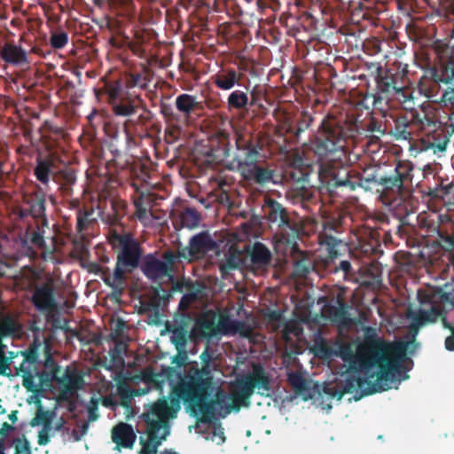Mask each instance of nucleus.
I'll return each instance as SVG.
<instances>
[{
	"instance_id": "nucleus-1",
	"label": "nucleus",
	"mask_w": 454,
	"mask_h": 454,
	"mask_svg": "<svg viewBox=\"0 0 454 454\" xmlns=\"http://www.w3.org/2000/svg\"><path fill=\"white\" fill-rule=\"evenodd\" d=\"M356 120L347 114H328L322 119L312 142L320 160L318 178L332 194L339 188L366 191L380 185L384 192L402 195L412 184L413 163L395 160L392 165L376 164L363 173L350 170L346 164L348 142L358 135Z\"/></svg>"
},
{
	"instance_id": "nucleus-2",
	"label": "nucleus",
	"mask_w": 454,
	"mask_h": 454,
	"mask_svg": "<svg viewBox=\"0 0 454 454\" xmlns=\"http://www.w3.org/2000/svg\"><path fill=\"white\" fill-rule=\"evenodd\" d=\"M200 359L201 367H192L181 375L172 389L198 423L210 424L216 416L224 419L231 411L239 412L241 407L248 408L255 390L261 395H269L270 378L262 364H254L251 372L232 381L227 395L215 381V366L211 364L214 357L208 347Z\"/></svg>"
},
{
	"instance_id": "nucleus-3",
	"label": "nucleus",
	"mask_w": 454,
	"mask_h": 454,
	"mask_svg": "<svg viewBox=\"0 0 454 454\" xmlns=\"http://www.w3.org/2000/svg\"><path fill=\"white\" fill-rule=\"evenodd\" d=\"M405 356L406 344L386 341L371 326L365 327L364 341L356 355L352 346L346 342L340 344L334 352V356L340 357L354 371L378 368V381L395 380L401 374Z\"/></svg>"
},
{
	"instance_id": "nucleus-4",
	"label": "nucleus",
	"mask_w": 454,
	"mask_h": 454,
	"mask_svg": "<svg viewBox=\"0 0 454 454\" xmlns=\"http://www.w3.org/2000/svg\"><path fill=\"white\" fill-rule=\"evenodd\" d=\"M107 241L116 253V264L114 272L108 267L98 262H90L88 271L99 275L106 286L112 288L111 298L121 301L124 294L128 275L138 268L142 256V247L130 231L114 228L107 234Z\"/></svg>"
},
{
	"instance_id": "nucleus-5",
	"label": "nucleus",
	"mask_w": 454,
	"mask_h": 454,
	"mask_svg": "<svg viewBox=\"0 0 454 454\" xmlns=\"http://www.w3.org/2000/svg\"><path fill=\"white\" fill-rule=\"evenodd\" d=\"M235 145L236 150L227 164L228 169L238 172L248 184L261 188L278 183L275 169L264 160V155L260 153L262 146L251 134L236 132Z\"/></svg>"
},
{
	"instance_id": "nucleus-6",
	"label": "nucleus",
	"mask_w": 454,
	"mask_h": 454,
	"mask_svg": "<svg viewBox=\"0 0 454 454\" xmlns=\"http://www.w3.org/2000/svg\"><path fill=\"white\" fill-rule=\"evenodd\" d=\"M262 211L270 223L278 228L282 239L286 243L289 244L298 238L302 226L297 219L289 215L281 203L265 196Z\"/></svg>"
},
{
	"instance_id": "nucleus-7",
	"label": "nucleus",
	"mask_w": 454,
	"mask_h": 454,
	"mask_svg": "<svg viewBox=\"0 0 454 454\" xmlns=\"http://www.w3.org/2000/svg\"><path fill=\"white\" fill-rule=\"evenodd\" d=\"M394 380H380L378 381V373L376 374L375 382H372L366 378L356 376L355 374H349L343 381L340 387L336 388L335 387H325L324 391L327 395L336 397L340 400L345 394H351L354 392L360 391L358 397L355 396L356 400H359L364 395H372L376 392L386 391L390 388L389 382Z\"/></svg>"
},
{
	"instance_id": "nucleus-8",
	"label": "nucleus",
	"mask_w": 454,
	"mask_h": 454,
	"mask_svg": "<svg viewBox=\"0 0 454 454\" xmlns=\"http://www.w3.org/2000/svg\"><path fill=\"white\" fill-rule=\"evenodd\" d=\"M46 195L41 190L37 189L32 192H26L22 196V203L17 207L13 213L18 219L23 220L31 216L44 227L48 224L46 218Z\"/></svg>"
},
{
	"instance_id": "nucleus-9",
	"label": "nucleus",
	"mask_w": 454,
	"mask_h": 454,
	"mask_svg": "<svg viewBox=\"0 0 454 454\" xmlns=\"http://www.w3.org/2000/svg\"><path fill=\"white\" fill-rule=\"evenodd\" d=\"M180 398L171 399V406L165 398L159 399L153 403L146 412L142 414V418L146 423V427L160 430L169 431L168 419L174 417V414L180 409Z\"/></svg>"
},
{
	"instance_id": "nucleus-10",
	"label": "nucleus",
	"mask_w": 454,
	"mask_h": 454,
	"mask_svg": "<svg viewBox=\"0 0 454 454\" xmlns=\"http://www.w3.org/2000/svg\"><path fill=\"white\" fill-rule=\"evenodd\" d=\"M217 248V244L208 231H201L193 235L186 247L179 248V256L188 262L200 260Z\"/></svg>"
},
{
	"instance_id": "nucleus-11",
	"label": "nucleus",
	"mask_w": 454,
	"mask_h": 454,
	"mask_svg": "<svg viewBox=\"0 0 454 454\" xmlns=\"http://www.w3.org/2000/svg\"><path fill=\"white\" fill-rule=\"evenodd\" d=\"M138 267L144 276L155 284H160L165 278H172L167 263L153 254H148L144 257L142 255Z\"/></svg>"
},
{
	"instance_id": "nucleus-12",
	"label": "nucleus",
	"mask_w": 454,
	"mask_h": 454,
	"mask_svg": "<svg viewBox=\"0 0 454 454\" xmlns=\"http://www.w3.org/2000/svg\"><path fill=\"white\" fill-rule=\"evenodd\" d=\"M59 159L54 153H49L45 156H38L35 160L34 175L43 185L48 186L51 179L55 180V176L59 171Z\"/></svg>"
},
{
	"instance_id": "nucleus-13",
	"label": "nucleus",
	"mask_w": 454,
	"mask_h": 454,
	"mask_svg": "<svg viewBox=\"0 0 454 454\" xmlns=\"http://www.w3.org/2000/svg\"><path fill=\"white\" fill-rule=\"evenodd\" d=\"M31 301L35 308L41 312H53L58 304L54 297V289L50 283L35 286Z\"/></svg>"
},
{
	"instance_id": "nucleus-14",
	"label": "nucleus",
	"mask_w": 454,
	"mask_h": 454,
	"mask_svg": "<svg viewBox=\"0 0 454 454\" xmlns=\"http://www.w3.org/2000/svg\"><path fill=\"white\" fill-rule=\"evenodd\" d=\"M242 70L244 69L241 67H221L215 74L211 76L212 82L217 89L221 90H231L236 85H240V82L244 75Z\"/></svg>"
},
{
	"instance_id": "nucleus-15",
	"label": "nucleus",
	"mask_w": 454,
	"mask_h": 454,
	"mask_svg": "<svg viewBox=\"0 0 454 454\" xmlns=\"http://www.w3.org/2000/svg\"><path fill=\"white\" fill-rule=\"evenodd\" d=\"M431 122L430 118L424 116V120L419 116L418 113L412 114L411 120L406 115H401L394 120V128L392 134L397 140H411L412 131L411 129V123H417L420 125L427 124Z\"/></svg>"
},
{
	"instance_id": "nucleus-16",
	"label": "nucleus",
	"mask_w": 454,
	"mask_h": 454,
	"mask_svg": "<svg viewBox=\"0 0 454 454\" xmlns=\"http://www.w3.org/2000/svg\"><path fill=\"white\" fill-rule=\"evenodd\" d=\"M29 330L33 332L34 334L33 341L30 343L27 349L20 352V355L24 357L21 364H24V366H29L30 364H37L40 352L47 343L44 340L43 330L37 326L35 323H33L29 326Z\"/></svg>"
},
{
	"instance_id": "nucleus-17",
	"label": "nucleus",
	"mask_w": 454,
	"mask_h": 454,
	"mask_svg": "<svg viewBox=\"0 0 454 454\" xmlns=\"http://www.w3.org/2000/svg\"><path fill=\"white\" fill-rule=\"evenodd\" d=\"M39 223H37L36 224V230H33L30 226L27 227L23 237L20 239L22 253L29 258H35L37 256V252L34 247L42 249L45 246Z\"/></svg>"
},
{
	"instance_id": "nucleus-18",
	"label": "nucleus",
	"mask_w": 454,
	"mask_h": 454,
	"mask_svg": "<svg viewBox=\"0 0 454 454\" xmlns=\"http://www.w3.org/2000/svg\"><path fill=\"white\" fill-rule=\"evenodd\" d=\"M101 86L94 88L93 91L98 99L102 97H106V101L109 105L113 102L119 100L122 97L123 82L121 79L108 80L106 76L99 79L98 82Z\"/></svg>"
},
{
	"instance_id": "nucleus-19",
	"label": "nucleus",
	"mask_w": 454,
	"mask_h": 454,
	"mask_svg": "<svg viewBox=\"0 0 454 454\" xmlns=\"http://www.w3.org/2000/svg\"><path fill=\"white\" fill-rule=\"evenodd\" d=\"M137 435L131 425L128 423H119L112 430V440L116 444L115 450L120 451L121 447L132 449Z\"/></svg>"
},
{
	"instance_id": "nucleus-20",
	"label": "nucleus",
	"mask_w": 454,
	"mask_h": 454,
	"mask_svg": "<svg viewBox=\"0 0 454 454\" xmlns=\"http://www.w3.org/2000/svg\"><path fill=\"white\" fill-rule=\"evenodd\" d=\"M392 92L402 97L399 98V100L403 104L412 99L411 92L403 88L396 87L393 75L379 74L377 77V93L389 96Z\"/></svg>"
},
{
	"instance_id": "nucleus-21",
	"label": "nucleus",
	"mask_w": 454,
	"mask_h": 454,
	"mask_svg": "<svg viewBox=\"0 0 454 454\" xmlns=\"http://www.w3.org/2000/svg\"><path fill=\"white\" fill-rule=\"evenodd\" d=\"M0 57L4 62L14 66L28 64L26 50L13 43H5L3 45L0 50Z\"/></svg>"
},
{
	"instance_id": "nucleus-22",
	"label": "nucleus",
	"mask_w": 454,
	"mask_h": 454,
	"mask_svg": "<svg viewBox=\"0 0 454 454\" xmlns=\"http://www.w3.org/2000/svg\"><path fill=\"white\" fill-rule=\"evenodd\" d=\"M337 304H327L324 307L325 316L334 324L340 326H347L351 324V318L348 311V306L341 299L337 300Z\"/></svg>"
},
{
	"instance_id": "nucleus-23",
	"label": "nucleus",
	"mask_w": 454,
	"mask_h": 454,
	"mask_svg": "<svg viewBox=\"0 0 454 454\" xmlns=\"http://www.w3.org/2000/svg\"><path fill=\"white\" fill-rule=\"evenodd\" d=\"M22 333L21 324L11 315L0 317V345L6 338L20 339Z\"/></svg>"
},
{
	"instance_id": "nucleus-24",
	"label": "nucleus",
	"mask_w": 454,
	"mask_h": 454,
	"mask_svg": "<svg viewBox=\"0 0 454 454\" xmlns=\"http://www.w3.org/2000/svg\"><path fill=\"white\" fill-rule=\"evenodd\" d=\"M246 90H248V87H246ZM254 105V93H251L250 98L247 91L241 90H232L227 98V108L229 111L247 110L249 106H253Z\"/></svg>"
},
{
	"instance_id": "nucleus-25",
	"label": "nucleus",
	"mask_w": 454,
	"mask_h": 454,
	"mask_svg": "<svg viewBox=\"0 0 454 454\" xmlns=\"http://www.w3.org/2000/svg\"><path fill=\"white\" fill-rule=\"evenodd\" d=\"M168 331L171 333L170 340L178 351L186 347L189 339H195V336L192 335V331L189 332L188 324L184 320L173 326H168Z\"/></svg>"
},
{
	"instance_id": "nucleus-26",
	"label": "nucleus",
	"mask_w": 454,
	"mask_h": 454,
	"mask_svg": "<svg viewBox=\"0 0 454 454\" xmlns=\"http://www.w3.org/2000/svg\"><path fill=\"white\" fill-rule=\"evenodd\" d=\"M313 121L314 117L309 112L302 111L296 118L286 120V132L298 138L302 132L309 129Z\"/></svg>"
},
{
	"instance_id": "nucleus-27",
	"label": "nucleus",
	"mask_w": 454,
	"mask_h": 454,
	"mask_svg": "<svg viewBox=\"0 0 454 454\" xmlns=\"http://www.w3.org/2000/svg\"><path fill=\"white\" fill-rule=\"evenodd\" d=\"M159 431L160 430H156L147 427V439L140 437V443L142 445V449L139 451V454L157 453L159 446L161 444L162 441L166 440L168 434H169L168 430H165L161 436H158Z\"/></svg>"
},
{
	"instance_id": "nucleus-28",
	"label": "nucleus",
	"mask_w": 454,
	"mask_h": 454,
	"mask_svg": "<svg viewBox=\"0 0 454 454\" xmlns=\"http://www.w3.org/2000/svg\"><path fill=\"white\" fill-rule=\"evenodd\" d=\"M192 335L195 336V339L197 337L210 339L217 336L215 315L212 317L206 315L198 319L192 330Z\"/></svg>"
},
{
	"instance_id": "nucleus-29",
	"label": "nucleus",
	"mask_w": 454,
	"mask_h": 454,
	"mask_svg": "<svg viewBox=\"0 0 454 454\" xmlns=\"http://www.w3.org/2000/svg\"><path fill=\"white\" fill-rule=\"evenodd\" d=\"M54 182L59 185V190L63 196H71L73 193V185L76 182L74 170L67 167L59 168Z\"/></svg>"
},
{
	"instance_id": "nucleus-30",
	"label": "nucleus",
	"mask_w": 454,
	"mask_h": 454,
	"mask_svg": "<svg viewBox=\"0 0 454 454\" xmlns=\"http://www.w3.org/2000/svg\"><path fill=\"white\" fill-rule=\"evenodd\" d=\"M294 204H301V206L307 209L309 203L316 200V192L307 188L305 184L295 186L288 192Z\"/></svg>"
},
{
	"instance_id": "nucleus-31",
	"label": "nucleus",
	"mask_w": 454,
	"mask_h": 454,
	"mask_svg": "<svg viewBox=\"0 0 454 454\" xmlns=\"http://www.w3.org/2000/svg\"><path fill=\"white\" fill-rule=\"evenodd\" d=\"M176 107L187 119L194 111L201 108V104L195 96L184 93L176 97Z\"/></svg>"
},
{
	"instance_id": "nucleus-32",
	"label": "nucleus",
	"mask_w": 454,
	"mask_h": 454,
	"mask_svg": "<svg viewBox=\"0 0 454 454\" xmlns=\"http://www.w3.org/2000/svg\"><path fill=\"white\" fill-rule=\"evenodd\" d=\"M247 252L252 263L257 267L265 266L271 260L270 251L261 242H255Z\"/></svg>"
},
{
	"instance_id": "nucleus-33",
	"label": "nucleus",
	"mask_w": 454,
	"mask_h": 454,
	"mask_svg": "<svg viewBox=\"0 0 454 454\" xmlns=\"http://www.w3.org/2000/svg\"><path fill=\"white\" fill-rule=\"evenodd\" d=\"M111 108L114 115L121 117H129L136 114L137 110V105L135 99L129 94L120 98L119 100L113 102Z\"/></svg>"
},
{
	"instance_id": "nucleus-34",
	"label": "nucleus",
	"mask_w": 454,
	"mask_h": 454,
	"mask_svg": "<svg viewBox=\"0 0 454 454\" xmlns=\"http://www.w3.org/2000/svg\"><path fill=\"white\" fill-rule=\"evenodd\" d=\"M288 382L296 395L302 396L304 400L311 398L309 381L301 373H289Z\"/></svg>"
},
{
	"instance_id": "nucleus-35",
	"label": "nucleus",
	"mask_w": 454,
	"mask_h": 454,
	"mask_svg": "<svg viewBox=\"0 0 454 454\" xmlns=\"http://www.w3.org/2000/svg\"><path fill=\"white\" fill-rule=\"evenodd\" d=\"M148 74L149 71L146 67H144L142 72H129L125 74L123 83L127 89L145 90L150 82Z\"/></svg>"
},
{
	"instance_id": "nucleus-36",
	"label": "nucleus",
	"mask_w": 454,
	"mask_h": 454,
	"mask_svg": "<svg viewBox=\"0 0 454 454\" xmlns=\"http://www.w3.org/2000/svg\"><path fill=\"white\" fill-rule=\"evenodd\" d=\"M112 209L114 212L113 227L109 229V231L114 228H119V230H124L123 226L120 224L121 220L126 215L127 203L124 200L114 199L111 201Z\"/></svg>"
},
{
	"instance_id": "nucleus-37",
	"label": "nucleus",
	"mask_w": 454,
	"mask_h": 454,
	"mask_svg": "<svg viewBox=\"0 0 454 454\" xmlns=\"http://www.w3.org/2000/svg\"><path fill=\"white\" fill-rule=\"evenodd\" d=\"M57 384L60 387L82 385L83 379L74 370H71L67 366L62 375L59 373L57 375Z\"/></svg>"
},
{
	"instance_id": "nucleus-38",
	"label": "nucleus",
	"mask_w": 454,
	"mask_h": 454,
	"mask_svg": "<svg viewBox=\"0 0 454 454\" xmlns=\"http://www.w3.org/2000/svg\"><path fill=\"white\" fill-rule=\"evenodd\" d=\"M180 221L184 227L195 228L200 224V214L194 207H187L182 211Z\"/></svg>"
},
{
	"instance_id": "nucleus-39",
	"label": "nucleus",
	"mask_w": 454,
	"mask_h": 454,
	"mask_svg": "<svg viewBox=\"0 0 454 454\" xmlns=\"http://www.w3.org/2000/svg\"><path fill=\"white\" fill-rule=\"evenodd\" d=\"M6 348L7 346L5 344L0 345V375L9 377L11 375V365L12 361L19 353L9 351L8 355H6Z\"/></svg>"
},
{
	"instance_id": "nucleus-40",
	"label": "nucleus",
	"mask_w": 454,
	"mask_h": 454,
	"mask_svg": "<svg viewBox=\"0 0 454 454\" xmlns=\"http://www.w3.org/2000/svg\"><path fill=\"white\" fill-rule=\"evenodd\" d=\"M319 239L321 246L325 247L327 250L329 257L332 259L337 257V246L340 245V240L326 233H321L319 235Z\"/></svg>"
},
{
	"instance_id": "nucleus-41",
	"label": "nucleus",
	"mask_w": 454,
	"mask_h": 454,
	"mask_svg": "<svg viewBox=\"0 0 454 454\" xmlns=\"http://www.w3.org/2000/svg\"><path fill=\"white\" fill-rule=\"evenodd\" d=\"M286 175L296 183V186L309 183V172L307 168L291 167Z\"/></svg>"
},
{
	"instance_id": "nucleus-42",
	"label": "nucleus",
	"mask_w": 454,
	"mask_h": 454,
	"mask_svg": "<svg viewBox=\"0 0 454 454\" xmlns=\"http://www.w3.org/2000/svg\"><path fill=\"white\" fill-rule=\"evenodd\" d=\"M369 98L372 99V106L374 110H378L383 117L387 115V110H388V101H389V96L382 95V94H372L367 95L364 98V100H367Z\"/></svg>"
},
{
	"instance_id": "nucleus-43",
	"label": "nucleus",
	"mask_w": 454,
	"mask_h": 454,
	"mask_svg": "<svg viewBox=\"0 0 454 454\" xmlns=\"http://www.w3.org/2000/svg\"><path fill=\"white\" fill-rule=\"evenodd\" d=\"M94 215V210L91 208L88 209H81L79 208L77 211V223L76 230L78 232H83L88 226L94 221L92 215Z\"/></svg>"
},
{
	"instance_id": "nucleus-44",
	"label": "nucleus",
	"mask_w": 454,
	"mask_h": 454,
	"mask_svg": "<svg viewBox=\"0 0 454 454\" xmlns=\"http://www.w3.org/2000/svg\"><path fill=\"white\" fill-rule=\"evenodd\" d=\"M68 43V35L62 29L51 32L50 44L55 50L63 49Z\"/></svg>"
},
{
	"instance_id": "nucleus-45",
	"label": "nucleus",
	"mask_w": 454,
	"mask_h": 454,
	"mask_svg": "<svg viewBox=\"0 0 454 454\" xmlns=\"http://www.w3.org/2000/svg\"><path fill=\"white\" fill-rule=\"evenodd\" d=\"M339 271L342 272L344 280L357 281L356 271L348 261H340V263L335 266L333 272L337 273Z\"/></svg>"
},
{
	"instance_id": "nucleus-46",
	"label": "nucleus",
	"mask_w": 454,
	"mask_h": 454,
	"mask_svg": "<svg viewBox=\"0 0 454 454\" xmlns=\"http://www.w3.org/2000/svg\"><path fill=\"white\" fill-rule=\"evenodd\" d=\"M315 355L322 359H328L334 356L335 349L331 347L324 339L316 341L314 346Z\"/></svg>"
},
{
	"instance_id": "nucleus-47",
	"label": "nucleus",
	"mask_w": 454,
	"mask_h": 454,
	"mask_svg": "<svg viewBox=\"0 0 454 454\" xmlns=\"http://www.w3.org/2000/svg\"><path fill=\"white\" fill-rule=\"evenodd\" d=\"M201 290L198 287L191 286L188 293L184 294L179 302V308L181 309H188L191 305L200 299Z\"/></svg>"
},
{
	"instance_id": "nucleus-48",
	"label": "nucleus",
	"mask_w": 454,
	"mask_h": 454,
	"mask_svg": "<svg viewBox=\"0 0 454 454\" xmlns=\"http://www.w3.org/2000/svg\"><path fill=\"white\" fill-rule=\"evenodd\" d=\"M44 351V371L48 372H53L55 374L60 373V366L57 364L55 359L52 357L51 352V347L49 343H46L43 347Z\"/></svg>"
},
{
	"instance_id": "nucleus-49",
	"label": "nucleus",
	"mask_w": 454,
	"mask_h": 454,
	"mask_svg": "<svg viewBox=\"0 0 454 454\" xmlns=\"http://www.w3.org/2000/svg\"><path fill=\"white\" fill-rule=\"evenodd\" d=\"M114 342V348L109 350V356L113 363H116L118 361L123 362L122 355L127 350V345L121 340H113Z\"/></svg>"
},
{
	"instance_id": "nucleus-50",
	"label": "nucleus",
	"mask_w": 454,
	"mask_h": 454,
	"mask_svg": "<svg viewBox=\"0 0 454 454\" xmlns=\"http://www.w3.org/2000/svg\"><path fill=\"white\" fill-rule=\"evenodd\" d=\"M366 129L372 134H376L373 136V137L377 140H379L380 137L383 136L386 132L385 124L378 121L373 116H372L366 123Z\"/></svg>"
},
{
	"instance_id": "nucleus-51",
	"label": "nucleus",
	"mask_w": 454,
	"mask_h": 454,
	"mask_svg": "<svg viewBox=\"0 0 454 454\" xmlns=\"http://www.w3.org/2000/svg\"><path fill=\"white\" fill-rule=\"evenodd\" d=\"M234 320L231 319L226 315H222L218 322H215L216 325V335L222 334V335H227L229 333H231L232 332V324Z\"/></svg>"
},
{
	"instance_id": "nucleus-52",
	"label": "nucleus",
	"mask_w": 454,
	"mask_h": 454,
	"mask_svg": "<svg viewBox=\"0 0 454 454\" xmlns=\"http://www.w3.org/2000/svg\"><path fill=\"white\" fill-rule=\"evenodd\" d=\"M22 372L23 377V386L26 387L28 391H35V376L32 374L30 366H24V364H20V366L18 369V372Z\"/></svg>"
},
{
	"instance_id": "nucleus-53",
	"label": "nucleus",
	"mask_w": 454,
	"mask_h": 454,
	"mask_svg": "<svg viewBox=\"0 0 454 454\" xmlns=\"http://www.w3.org/2000/svg\"><path fill=\"white\" fill-rule=\"evenodd\" d=\"M82 387V385H73L60 387L58 400L60 402L70 401L77 393L79 389Z\"/></svg>"
},
{
	"instance_id": "nucleus-54",
	"label": "nucleus",
	"mask_w": 454,
	"mask_h": 454,
	"mask_svg": "<svg viewBox=\"0 0 454 454\" xmlns=\"http://www.w3.org/2000/svg\"><path fill=\"white\" fill-rule=\"evenodd\" d=\"M231 333H239L244 338H249L253 333V329L244 321L234 320Z\"/></svg>"
},
{
	"instance_id": "nucleus-55",
	"label": "nucleus",
	"mask_w": 454,
	"mask_h": 454,
	"mask_svg": "<svg viewBox=\"0 0 454 454\" xmlns=\"http://www.w3.org/2000/svg\"><path fill=\"white\" fill-rule=\"evenodd\" d=\"M134 207H135V212L134 215L141 222H143L145 219H148L147 217V207L144 204V197L143 195H140L137 199L134 200Z\"/></svg>"
},
{
	"instance_id": "nucleus-56",
	"label": "nucleus",
	"mask_w": 454,
	"mask_h": 454,
	"mask_svg": "<svg viewBox=\"0 0 454 454\" xmlns=\"http://www.w3.org/2000/svg\"><path fill=\"white\" fill-rule=\"evenodd\" d=\"M433 322V317H429L427 310H419L412 317L411 328L418 329L426 323Z\"/></svg>"
},
{
	"instance_id": "nucleus-57",
	"label": "nucleus",
	"mask_w": 454,
	"mask_h": 454,
	"mask_svg": "<svg viewBox=\"0 0 454 454\" xmlns=\"http://www.w3.org/2000/svg\"><path fill=\"white\" fill-rule=\"evenodd\" d=\"M43 424L44 429H49L51 423V415L49 411H38L36 416L32 419L31 426Z\"/></svg>"
},
{
	"instance_id": "nucleus-58",
	"label": "nucleus",
	"mask_w": 454,
	"mask_h": 454,
	"mask_svg": "<svg viewBox=\"0 0 454 454\" xmlns=\"http://www.w3.org/2000/svg\"><path fill=\"white\" fill-rule=\"evenodd\" d=\"M311 263L305 260L297 261L294 264V273L300 278H306L310 272Z\"/></svg>"
},
{
	"instance_id": "nucleus-59",
	"label": "nucleus",
	"mask_w": 454,
	"mask_h": 454,
	"mask_svg": "<svg viewBox=\"0 0 454 454\" xmlns=\"http://www.w3.org/2000/svg\"><path fill=\"white\" fill-rule=\"evenodd\" d=\"M15 442V454H31V450L28 441L23 438H17Z\"/></svg>"
},
{
	"instance_id": "nucleus-60",
	"label": "nucleus",
	"mask_w": 454,
	"mask_h": 454,
	"mask_svg": "<svg viewBox=\"0 0 454 454\" xmlns=\"http://www.w3.org/2000/svg\"><path fill=\"white\" fill-rule=\"evenodd\" d=\"M87 410H88V419H89V421H95V420H97L98 416H99L98 413V399H97L95 397H91Z\"/></svg>"
},
{
	"instance_id": "nucleus-61",
	"label": "nucleus",
	"mask_w": 454,
	"mask_h": 454,
	"mask_svg": "<svg viewBox=\"0 0 454 454\" xmlns=\"http://www.w3.org/2000/svg\"><path fill=\"white\" fill-rule=\"evenodd\" d=\"M163 262L167 263L168 268H169V272L171 271V269L173 265L176 262L177 258H181L179 256V251L177 254L174 253L171 250H168L162 254Z\"/></svg>"
},
{
	"instance_id": "nucleus-62",
	"label": "nucleus",
	"mask_w": 454,
	"mask_h": 454,
	"mask_svg": "<svg viewBox=\"0 0 454 454\" xmlns=\"http://www.w3.org/2000/svg\"><path fill=\"white\" fill-rule=\"evenodd\" d=\"M40 378L41 384H50L51 382L57 383V375L53 372L43 371L41 373H36Z\"/></svg>"
},
{
	"instance_id": "nucleus-63",
	"label": "nucleus",
	"mask_w": 454,
	"mask_h": 454,
	"mask_svg": "<svg viewBox=\"0 0 454 454\" xmlns=\"http://www.w3.org/2000/svg\"><path fill=\"white\" fill-rule=\"evenodd\" d=\"M124 328H125V322L121 319L118 320L115 324L114 332L111 333V334H110V338L112 340H120V337L122 335Z\"/></svg>"
},
{
	"instance_id": "nucleus-64",
	"label": "nucleus",
	"mask_w": 454,
	"mask_h": 454,
	"mask_svg": "<svg viewBox=\"0 0 454 454\" xmlns=\"http://www.w3.org/2000/svg\"><path fill=\"white\" fill-rule=\"evenodd\" d=\"M445 348L449 351H454V328L451 329V334L445 339Z\"/></svg>"
}]
</instances>
